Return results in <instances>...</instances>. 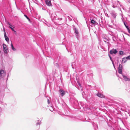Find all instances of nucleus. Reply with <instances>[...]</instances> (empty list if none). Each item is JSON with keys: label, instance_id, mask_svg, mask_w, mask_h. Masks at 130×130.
Wrapping results in <instances>:
<instances>
[{"label": "nucleus", "instance_id": "1", "mask_svg": "<svg viewBox=\"0 0 130 130\" xmlns=\"http://www.w3.org/2000/svg\"><path fill=\"white\" fill-rule=\"evenodd\" d=\"M6 75V73L4 70H0V76L2 77H4Z\"/></svg>", "mask_w": 130, "mask_h": 130}, {"label": "nucleus", "instance_id": "2", "mask_svg": "<svg viewBox=\"0 0 130 130\" xmlns=\"http://www.w3.org/2000/svg\"><path fill=\"white\" fill-rule=\"evenodd\" d=\"M118 52L116 49H112L110 51L109 53L111 54H116Z\"/></svg>", "mask_w": 130, "mask_h": 130}, {"label": "nucleus", "instance_id": "3", "mask_svg": "<svg viewBox=\"0 0 130 130\" xmlns=\"http://www.w3.org/2000/svg\"><path fill=\"white\" fill-rule=\"evenodd\" d=\"M3 49L4 52L5 53H7V52L8 48L6 46V44H3Z\"/></svg>", "mask_w": 130, "mask_h": 130}, {"label": "nucleus", "instance_id": "4", "mask_svg": "<svg viewBox=\"0 0 130 130\" xmlns=\"http://www.w3.org/2000/svg\"><path fill=\"white\" fill-rule=\"evenodd\" d=\"M4 34L6 41L7 42H8L9 41V39L8 37L6 35V33L5 32V29H4Z\"/></svg>", "mask_w": 130, "mask_h": 130}, {"label": "nucleus", "instance_id": "5", "mask_svg": "<svg viewBox=\"0 0 130 130\" xmlns=\"http://www.w3.org/2000/svg\"><path fill=\"white\" fill-rule=\"evenodd\" d=\"M97 95L99 97L101 98H105V96L103 94H101L100 93H98L97 94Z\"/></svg>", "mask_w": 130, "mask_h": 130}, {"label": "nucleus", "instance_id": "6", "mask_svg": "<svg viewBox=\"0 0 130 130\" xmlns=\"http://www.w3.org/2000/svg\"><path fill=\"white\" fill-rule=\"evenodd\" d=\"M59 91L60 93L61 96H63L65 94V92L63 90L60 89L59 90Z\"/></svg>", "mask_w": 130, "mask_h": 130}, {"label": "nucleus", "instance_id": "7", "mask_svg": "<svg viewBox=\"0 0 130 130\" xmlns=\"http://www.w3.org/2000/svg\"><path fill=\"white\" fill-rule=\"evenodd\" d=\"M128 59V58H127V57L123 58L122 61V63H125L127 61Z\"/></svg>", "mask_w": 130, "mask_h": 130}, {"label": "nucleus", "instance_id": "8", "mask_svg": "<svg viewBox=\"0 0 130 130\" xmlns=\"http://www.w3.org/2000/svg\"><path fill=\"white\" fill-rule=\"evenodd\" d=\"M45 2L46 4L48 6H51V3L50 1H48L46 0Z\"/></svg>", "mask_w": 130, "mask_h": 130}, {"label": "nucleus", "instance_id": "9", "mask_svg": "<svg viewBox=\"0 0 130 130\" xmlns=\"http://www.w3.org/2000/svg\"><path fill=\"white\" fill-rule=\"evenodd\" d=\"M123 78L126 81H129L130 79L128 78L126 76L123 75Z\"/></svg>", "mask_w": 130, "mask_h": 130}, {"label": "nucleus", "instance_id": "10", "mask_svg": "<svg viewBox=\"0 0 130 130\" xmlns=\"http://www.w3.org/2000/svg\"><path fill=\"white\" fill-rule=\"evenodd\" d=\"M11 46L12 49L13 51H15L16 50V49L14 47L12 43L11 44Z\"/></svg>", "mask_w": 130, "mask_h": 130}, {"label": "nucleus", "instance_id": "11", "mask_svg": "<svg viewBox=\"0 0 130 130\" xmlns=\"http://www.w3.org/2000/svg\"><path fill=\"white\" fill-rule=\"evenodd\" d=\"M123 52L122 51H120L119 52V54L120 55H122L124 54H123Z\"/></svg>", "mask_w": 130, "mask_h": 130}, {"label": "nucleus", "instance_id": "12", "mask_svg": "<svg viewBox=\"0 0 130 130\" xmlns=\"http://www.w3.org/2000/svg\"><path fill=\"white\" fill-rule=\"evenodd\" d=\"M122 65L121 64H120L118 68V69H122Z\"/></svg>", "mask_w": 130, "mask_h": 130}, {"label": "nucleus", "instance_id": "13", "mask_svg": "<svg viewBox=\"0 0 130 130\" xmlns=\"http://www.w3.org/2000/svg\"><path fill=\"white\" fill-rule=\"evenodd\" d=\"M122 69H118V72L119 73L121 74L122 73Z\"/></svg>", "mask_w": 130, "mask_h": 130}, {"label": "nucleus", "instance_id": "14", "mask_svg": "<svg viewBox=\"0 0 130 130\" xmlns=\"http://www.w3.org/2000/svg\"><path fill=\"white\" fill-rule=\"evenodd\" d=\"M74 30L75 33L77 34H78V31L76 29V28H75L74 29Z\"/></svg>", "mask_w": 130, "mask_h": 130}, {"label": "nucleus", "instance_id": "15", "mask_svg": "<svg viewBox=\"0 0 130 130\" xmlns=\"http://www.w3.org/2000/svg\"><path fill=\"white\" fill-rule=\"evenodd\" d=\"M24 16L29 21H30V20L29 18L26 15H24Z\"/></svg>", "mask_w": 130, "mask_h": 130}, {"label": "nucleus", "instance_id": "16", "mask_svg": "<svg viewBox=\"0 0 130 130\" xmlns=\"http://www.w3.org/2000/svg\"><path fill=\"white\" fill-rule=\"evenodd\" d=\"M91 22L92 24L95 23V21L93 20H92L91 21Z\"/></svg>", "mask_w": 130, "mask_h": 130}, {"label": "nucleus", "instance_id": "17", "mask_svg": "<svg viewBox=\"0 0 130 130\" xmlns=\"http://www.w3.org/2000/svg\"><path fill=\"white\" fill-rule=\"evenodd\" d=\"M9 27L11 29V30L15 32H16V31L14 30V29L13 28H12L10 26H9Z\"/></svg>", "mask_w": 130, "mask_h": 130}, {"label": "nucleus", "instance_id": "18", "mask_svg": "<svg viewBox=\"0 0 130 130\" xmlns=\"http://www.w3.org/2000/svg\"><path fill=\"white\" fill-rule=\"evenodd\" d=\"M47 103H48V104H50V102L49 100L48 99H47Z\"/></svg>", "mask_w": 130, "mask_h": 130}, {"label": "nucleus", "instance_id": "19", "mask_svg": "<svg viewBox=\"0 0 130 130\" xmlns=\"http://www.w3.org/2000/svg\"><path fill=\"white\" fill-rule=\"evenodd\" d=\"M127 58H128V59L130 60V55L127 56Z\"/></svg>", "mask_w": 130, "mask_h": 130}, {"label": "nucleus", "instance_id": "20", "mask_svg": "<svg viewBox=\"0 0 130 130\" xmlns=\"http://www.w3.org/2000/svg\"><path fill=\"white\" fill-rule=\"evenodd\" d=\"M124 24L126 27L127 28V29H128L129 28H128V26H126L125 25V24Z\"/></svg>", "mask_w": 130, "mask_h": 130}, {"label": "nucleus", "instance_id": "21", "mask_svg": "<svg viewBox=\"0 0 130 130\" xmlns=\"http://www.w3.org/2000/svg\"><path fill=\"white\" fill-rule=\"evenodd\" d=\"M128 29V32L129 33H130V29L129 28L128 29Z\"/></svg>", "mask_w": 130, "mask_h": 130}, {"label": "nucleus", "instance_id": "22", "mask_svg": "<svg viewBox=\"0 0 130 130\" xmlns=\"http://www.w3.org/2000/svg\"><path fill=\"white\" fill-rule=\"evenodd\" d=\"M40 124L39 123H37V125H40Z\"/></svg>", "mask_w": 130, "mask_h": 130}, {"label": "nucleus", "instance_id": "23", "mask_svg": "<svg viewBox=\"0 0 130 130\" xmlns=\"http://www.w3.org/2000/svg\"><path fill=\"white\" fill-rule=\"evenodd\" d=\"M78 84L79 86H81V85L79 83V82H78Z\"/></svg>", "mask_w": 130, "mask_h": 130}, {"label": "nucleus", "instance_id": "24", "mask_svg": "<svg viewBox=\"0 0 130 130\" xmlns=\"http://www.w3.org/2000/svg\"><path fill=\"white\" fill-rule=\"evenodd\" d=\"M8 24L9 25H10V26H12V25H10V23H8Z\"/></svg>", "mask_w": 130, "mask_h": 130}, {"label": "nucleus", "instance_id": "25", "mask_svg": "<svg viewBox=\"0 0 130 130\" xmlns=\"http://www.w3.org/2000/svg\"><path fill=\"white\" fill-rule=\"evenodd\" d=\"M109 56V57H110V59H111V57H110V56Z\"/></svg>", "mask_w": 130, "mask_h": 130}]
</instances>
